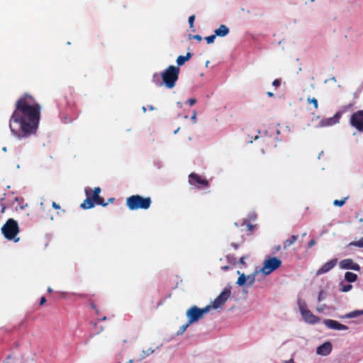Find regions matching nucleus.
Returning <instances> with one entry per match:
<instances>
[{
    "label": "nucleus",
    "mask_w": 363,
    "mask_h": 363,
    "mask_svg": "<svg viewBox=\"0 0 363 363\" xmlns=\"http://www.w3.org/2000/svg\"><path fill=\"white\" fill-rule=\"evenodd\" d=\"M41 106L29 94H24L16 102L15 109L9 120V128L19 139L35 135L40 120Z\"/></svg>",
    "instance_id": "nucleus-1"
},
{
    "label": "nucleus",
    "mask_w": 363,
    "mask_h": 363,
    "mask_svg": "<svg viewBox=\"0 0 363 363\" xmlns=\"http://www.w3.org/2000/svg\"><path fill=\"white\" fill-rule=\"evenodd\" d=\"M100 187H95L92 191L91 188L85 189L86 198L80 206L84 209H90L94 206V204L106 206L108 203H106L104 198L99 196L101 192Z\"/></svg>",
    "instance_id": "nucleus-2"
},
{
    "label": "nucleus",
    "mask_w": 363,
    "mask_h": 363,
    "mask_svg": "<svg viewBox=\"0 0 363 363\" xmlns=\"http://www.w3.org/2000/svg\"><path fill=\"white\" fill-rule=\"evenodd\" d=\"M179 72L180 69L179 67L169 66L161 73L163 84L168 89L174 88L179 79Z\"/></svg>",
    "instance_id": "nucleus-3"
},
{
    "label": "nucleus",
    "mask_w": 363,
    "mask_h": 363,
    "mask_svg": "<svg viewBox=\"0 0 363 363\" xmlns=\"http://www.w3.org/2000/svg\"><path fill=\"white\" fill-rule=\"evenodd\" d=\"M152 203L150 197H143L140 195H133L127 198L126 206L131 210L148 209Z\"/></svg>",
    "instance_id": "nucleus-4"
},
{
    "label": "nucleus",
    "mask_w": 363,
    "mask_h": 363,
    "mask_svg": "<svg viewBox=\"0 0 363 363\" xmlns=\"http://www.w3.org/2000/svg\"><path fill=\"white\" fill-rule=\"evenodd\" d=\"M2 234L9 240H14L15 242H18L19 238H16L19 233V227L16 220L9 218L1 228Z\"/></svg>",
    "instance_id": "nucleus-5"
},
{
    "label": "nucleus",
    "mask_w": 363,
    "mask_h": 363,
    "mask_svg": "<svg viewBox=\"0 0 363 363\" xmlns=\"http://www.w3.org/2000/svg\"><path fill=\"white\" fill-rule=\"evenodd\" d=\"M211 308V306L210 305L204 307L203 308H199L196 306H191L186 313L189 323L192 324L201 319L203 317V315L210 311Z\"/></svg>",
    "instance_id": "nucleus-6"
},
{
    "label": "nucleus",
    "mask_w": 363,
    "mask_h": 363,
    "mask_svg": "<svg viewBox=\"0 0 363 363\" xmlns=\"http://www.w3.org/2000/svg\"><path fill=\"white\" fill-rule=\"evenodd\" d=\"M298 306L302 318L306 323L309 324H315L319 323L320 318L313 314V313L307 308L306 303L304 301L298 300Z\"/></svg>",
    "instance_id": "nucleus-7"
},
{
    "label": "nucleus",
    "mask_w": 363,
    "mask_h": 363,
    "mask_svg": "<svg viewBox=\"0 0 363 363\" xmlns=\"http://www.w3.org/2000/svg\"><path fill=\"white\" fill-rule=\"evenodd\" d=\"M281 265V260L277 257H268L263 262L260 272L264 275H269Z\"/></svg>",
    "instance_id": "nucleus-8"
},
{
    "label": "nucleus",
    "mask_w": 363,
    "mask_h": 363,
    "mask_svg": "<svg viewBox=\"0 0 363 363\" xmlns=\"http://www.w3.org/2000/svg\"><path fill=\"white\" fill-rule=\"evenodd\" d=\"M350 123L359 132H363V110L353 113L350 116Z\"/></svg>",
    "instance_id": "nucleus-9"
},
{
    "label": "nucleus",
    "mask_w": 363,
    "mask_h": 363,
    "mask_svg": "<svg viewBox=\"0 0 363 363\" xmlns=\"http://www.w3.org/2000/svg\"><path fill=\"white\" fill-rule=\"evenodd\" d=\"M189 183L198 189L206 188L209 186V182L206 179L194 172L189 174Z\"/></svg>",
    "instance_id": "nucleus-10"
},
{
    "label": "nucleus",
    "mask_w": 363,
    "mask_h": 363,
    "mask_svg": "<svg viewBox=\"0 0 363 363\" xmlns=\"http://www.w3.org/2000/svg\"><path fill=\"white\" fill-rule=\"evenodd\" d=\"M230 288H225L223 291L213 302L212 307L215 309L222 308L225 303L230 298Z\"/></svg>",
    "instance_id": "nucleus-11"
},
{
    "label": "nucleus",
    "mask_w": 363,
    "mask_h": 363,
    "mask_svg": "<svg viewBox=\"0 0 363 363\" xmlns=\"http://www.w3.org/2000/svg\"><path fill=\"white\" fill-rule=\"evenodd\" d=\"M339 267L342 269H352L354 271H359L361 269L357 263L350 258L341 260L339 263Z\"/></svg>",
    "instance_id": "nucleus-12"
},
{
    "label": "nucleus",
    "mask_w": 363,
    "mask_h": 363,
    "mask_svg": "<svg viewBox=\"0 0 363 363\" xmlns=\"http://www.w3.org/2000/svg\"><path fill=\"white\" fill-rule=\"evenodd\" d=\"M323 324L330 329L336 330H346L348 329V327L345 325H343L337 320L332 319H325L323 320Z\"/></svg>",
    "instance_id": "nucleus-13"
},
{
    "label": "nucleus",
    "mask_w": 363,
    "mask_h": 363,
    "mask_svg": "<svg viewBox=\"0 0 363 363\" xmlns=\"http://www.w3.org/2000/svg\"><path fill=\"white\" fill-rule=\"evenodd\" d=\"M337 263V259L335 258L324 264L316 272L317 276L325 274L330 271Z\"/></svg>",
    "instance_id": "nucleus-14"
},
{
    "label": "nucleus",
    "mask_w": 363,
    "mask_h": 363,
    "mask_svg": "<svg viewBox=\"0 0 363 363\" xmlns=\"http://www.w3.org/2000/svg\"><path fill=\"white\" fill-rule=\"evenodd\" d=\"M332 343L330 342H325L317 347L316 352L318 354L327 356L332 352Z\"/></svg>",
    "instance_id": "nucleus-15"
},
{
    "label": "nucleus",
    "mask_w": 363,
    "mask_h": 363,
    "mask_svg": "<svg viewBox=\"0 0 363 363\" xmlns=\"http://www.w3.org/2000/svg\"><path fill=\"white\" fill-rule=\"evenodd\" d=\"M341 117V113H336L333 117L323 120L321 123L324 126H330L339 123Z\"/></svg>",
    "instance_id": "nucleus-16"
},
{
    "label": "nucleus",
    "mask_w": 363,
    "mask_h": 363,
    "mask_svg": "<svg viewBox=\"0 0 363 363\" xmlns=\"http://www.w3.org/2000/svg\"><path fill=\"white\" fill-rule=\"evenodd\" d=\"M59 106L62 108L70 107L73 104L72 94L62 96L59 101Z\"/></svg>",
    "instance_id": "nucleus-17"
},
{
    "label": "nucleus",
    "mask_w": 363,
    "mask_h": 363,
    "mask_svg": "<svg viewBox=\"0 0 363 363\" xmlns=\"http://www.w3.org/2000/svg\"><path fill=\"white\" fill-rule=\"evenodd\" d=\"M4 363H21V360L19 357L11 354L9 355L4 362ZM23 363H37L34 359H28L25 361Z\"/></svg>",
    "instance_id": "nucleus-18"
},
{
    "label": "nucleus",
    "mask_w": 363,
    "mask_h": 363,
    "mask_svg": "<svg viewBox=\"0 0 363 363\" xmlns=\"http://www.w3.org/2000/svg\"><path fill=\"white\" fill-rule=\"evenodd\" d=\"M230 32L229 28L225 25H220L219 28L215 30V33L217 36L224 37Z\"/></svg>",
    "instance_id": "nucleus-19"
},
{
    "label": "nucleus",
    "mask_w": 363,
    "mask_h": 363,
    "mask_svg": "<svg viewBox=\"0 0 363 363\" xmlns=\"http://www.w3.org/2000/svg\"><path fill=\"white\" fill-rule=\"evenodd\" d=\"M192 54L190 52H187L185 56L179 55L177 59V63L178 66H182L184 65V63L191 59Z\"/></svg>",
    "instance_id": "nucleus-20"
},
{
    "label": "nucleus",
    "mask_w": 363,
    "mask_h": 363,
    "mask_svg": "<svg viewBox=\"0 0 363 363\" xmlns=\"http://www.w3.org/2000/svg\"><path fill=\"white\" fill-rule=\"evenodd\" d=\"M298 239V235H291L289 239L286 240L283 243V248L286 250L291 246Z\"/></svg>",
    "instance_id": "nucleus-21"
},
{
    "label": "nucleus",
    "mask_w": 363,
    "mask_h": 363,
    "mask_svg": "<svg viewBox=\"0 0 363 363\" xmlns=\"http://www.w3.org/2000/svg\"><path fill=\"white\" fill-rule=\"evenodd\" d=\"M362 314H363V311H354L350 313H346L344 315L340 316V318H341V319L353 318H356L358 315H362Z\"/></svg>",
    "instance_id": "nucleus-22"
},
{
    "label": "nucleus",
    "mask_w": 363,
    "mask_h": 363,
    "mask_svg": "<svg viewBox=\"0 0 363 363\" xmlns=\"http://www.w3.org/2000/svg\"><path fill=\"white\" fill-rule=\"evenodd\" d=\"M357 275L353 272H347L345 274V279L350 283L354 282L357 280Z\"/></svg>",
    "instance_id": "nucleus-23"
},
{
    "label": "nucleus",
    "mask_w": 363,
    "mask_h": 363,
    "mask_svg": "<svg viewBox=\"0 0 363 363\" xmlns=\"http://www.w3.org/2000/svg\"><path fill=\"white\" fill-rule=\"evenodd\" d=\"M340 291L342 292H348L352 289V286L350 284H344L343 282L340 283Z\"/></svg>",
    "instance_id": "nucleus-24"
},
{
    "label": "nucleus",
    "mask_w": 363,
    "mask_h": 363,
    "mask_svg": "<svg viewBox=\"0 0 363 363\" xmlns=\"http://www.w3.org/2000/svg\"><path fill=\"white\" fill-rule=\"evenodd\" d=\"M247 281V278L246 277V275L245 274H240L236 284L239 286H243L245 284H246Z\"/></svg>",
    "instance_id": "nucleus-25"
},
{
    "label": "nucleus",
    "mask_w": 363,
    "mask_h": 363,
    "mask_svg": "<svg viewBox=\"0 0 363 363\" xmlns=\"http://www.w3.org/2000/svg\"><path fill=\"white\" fill-rule=\"evenodd\" d=\"M257 274V272H255V273H253L252 274L246 276V277L247 278V281L246 283H247V284L248 286H252L255 283V276H256Z\"/></svg>",
    "instance_id": "nucleus-26"
},
{
    "label": "nucleus",
    "mask_w": 363,
    "mask_h": 363,
    "mask_svg": "<svg viewBox=\"0 0 363 363\" xmlns=\"http://www.w3.org/2000/svg\"><path fill=\"white\" fill-rule=\"evenodd\" d=\"M349 245L363 247V237L359 240L351 242Z\"/></svg>",
    "instance_id": "nucleus-27"
},
{
    "label": "nucleus",
    "mask_w": 363,
    "mask_h": 363,
    "mask_svg": "<svg viewBox=\"0 0 363 363\" xmlns=\"http://www.w3.org/2000/svg\"><path fill=\"white\" fill-rule=\"evenodd\" d=\"M353 107L352 104H349L341 107L340 111L338 113H341V115L347 111L350 110Z\"/></svg>",
    "instance_id": "nucleus-28"
},
{
    "label": "nucleus",
    "mask_w": 363,
    "mask_h": 363,
    "mask_svg": "<svg viewBox=\"0 0 363 363\" xmlns=\"http://www.w3.org/2000/svg\"><path fill=\"white\" fill-rule=\"evenodd\" d=\"M307 101L309 104H313L315 109H317L318 108V100L315 98H308Z\"/></svg>",
    "instance_id": "nucleus-29"
},
{
    "label": "nucleus",
    "mask_w": 363,
    "mask_h": 363,
    "mask_svg": "<svg viewBox=\"0 0 363 363\" xmlns=\"http://www.w3.org/2000/svg\"><path fill=\"white\" fill-rule=\"evenodd\" d=\"M346 200H347V198H345L341 200L336 199L333 201V205L341 207L345 203Z\"/></svg>",
    "instance_id": "nucleus-30"
},
{
    "label": "nucleus",
    "mask_w": 363,
    "mask_h": 363,
    "mask_svg": "<svg viewBox=\"0 0 363 363\" xmlns=\"http://www.w3.org/2000/svg\"><path fill=\"white\" fill-rule=\"evenodd\" d=\"M190 325H191V323H189V321L188 320L187 323L180 327L178 334H182L183 333H184Z\"/></svg>",
    "instance_id": "nucleus-31"
},
{
    "label": "nucleus",
    "mask_w": 363,
    "mask_h": 363,
    "mask_svg": "<svg viewBox=\"0 0 363 363\" xmlns=\"http://www.w3.org/2000/svg\"><path fill=\"white\" fill-rule=\"evenodd\" d=\"M217 35H216V33L214 35H211L210 36H207L205 38L207 43L210 44V43H212L214 42V40L216 38Z\"/></svg>",
    "instance_id": "nucleus-32"
},
{
    "label": "nucleus",
    "mask_w": 363,
    "mask_h": 363,
    "mask_svg": "<svg viewBox=\"0 0 363 363\" xmlns=\"http://www.w3.org/2000/svg\"><path fill=\"white\" fill-rule=\"evenodd\" d=\"M194 21H195V16L194 15H191V16H190L189 17V27L191 28H194Z\"/></svg>",
    "instance_id": "nucleus-33"
},
{
    "label": "nucleus",
    "mask_w": 363,
    "mask_h": 363,
    "mask_svg": "<svg viewBox=\"0 0 363 363\" xmlns=\"http://www.w3.org/2000/svg\"><path fill=\"white\" fill-rule=\"evenodd\" d=\"M325 293L323 291H320L318 294V302H321L324 298H325V296H324Z\"/></svg>",
    "instance_id": "nucleus-34"
},
{
    "label": "nucleus",
    "mask_w": 363,
    "mask_h": 363,
    "mask_svg": "<svg viewBox=\"0 0 363 363\" xmlns=\"http://www.w3.org/2000/svg\"><path fill=\"white\" fill-rule=\"evenodd\" d=\"M281 84V79H276L275 80L273 81L272 82V85L276 86V87H278Z\"/></svg>",
    "instance_id": "nucleus-35"
},
{
    "label": "nucleus",
    "mask_w": 363,
    "mask_h": 363,
    "mask_svg": "<svg viewBox=\"0 0 363 363\" xmlns=\"http://www.w3.org/2000/svg\"><path fill=\"white\" fill-rule=\"evenodd\" d=\"M326 307V305L325 304H323L321 306H319L316 308V311L318 312V313H321L324 311L325 308Z\"/></svg>",
    "instance_id": "nucleus-36"
},
{
    "label": "nucleus",
    "mask_w": 363,
    "mask_h": 363,
    "mask_svg": "<svg viewBox=\"0 0 363 363\" xmlns=\"http://www.w3.org/2000/svg\"><path fill=\"white\" fill-rule=\"evenodd\" d=\"M188 103L189 104L190 106H193L196 103V99L194 98L189 99L188 100Z\"/></svg>",
    "instance_id": "nucleus-37"
},
{
    "label": "nucleus",
    "mask_w": 363,
    "mask_h": 363,
    "mask_svg": "<svg viewBox=\"0 0 363 363\" xmlns=\"http://www.w3.org/2000/svg\"><path fill=\"white\" fill-rule=\"evenodd\" d=\"M191 38L193 39H196L198 41H201L202 40V37L199 35H192Z\"/></svg>",
    "instance_id": "nucleus-38"
},
{
    "label": "nucleus",
    "mask_w": 363,
    "mask_h": 363,
    "mask_svg": "<svg viewBox=\"0 0 363 363\" xmlns=\"http://www.w3.org/2000/svg\"><path fill=\"white\" fill-rule=\"evenodd\" d=\"M52 207L55 208V209H60V206L59 204L56 203L55 201L52 202Z\"/></svg>",
    "instance_id": "nucleus-39"
},
{
    "label": "nucleus",
    "mask_w": 363,
    "mask_h": 363,
    "mask_svg": "<svg viewBox=\"0 0 363 363\" xmlns=\"http://www.w3.org/2000/svg\"><path fill=\"white\" fill-rule=\"evenodd\" d=\"M315 244V240L312 239V240H311L309 241V242H308V247H313Z\"/></svg>",
    "instance_id": "nucleus-40"
},
{
    "label": "nucleus",
    "mask_w": 363,
    "mask_h": 363,
    "mask_svg": "<svg viewBox=\"0 0 363 363\" xmlns=\"http://www.w3.org/2000/svg\"><path fill=\"white\" fill-rule=\"evenodd\" d=\"M46 302V298L44 296H42L40 301V305L43 306Z\"/></svg>",
    "instance_id": "nucleus-41"
},
{
    "label": "nucleus",
    "mask_w": 363,
    "mask_h": 363,
    "mask_svg": "<svg viewBox=\"0 0 363 363\" xmlns=\"http://www.w3.org/2000/svg\"><path fill=\"white\" fill-rule=\"evenodd\" d=\"M196 111H194L193 115H192V116H191V120L195 122L196 121Z\"/></svg>",
    "instance_id": "nucleus-42"
},
{
    "label": "nucleus",
    "mask_w": 363,
    "mask_h": 363,
    "mask_svg": "<svg viewBox=\"0 0 363 363\" xmlns=\"http://www.w3.org/2000/svg\"><path fill=\"white\" fill-rule=\"evenodd\" d=\"M90 304L91 307L96 311V313H98V310H96L95 304L94 303H91Z\"/></svg>",
    "instance_id": "nucleus-43"
},
{
    "label": "nucleus",
    "mask_w": 363,
    "mask_h": 363,
    "mask_svg": "<svg viewBox=\"0 0 363 363\" xmlns=\"http://www.w3.org/2000/svg\"><path fill=\"white\" fill-rule=\"evenodd\" d=\"M240 263L242 264H245V257H242L240 259Z\"/></svg>",
    "instance_id": "nucleus-44"
},
{
    "label": "nucleus",
    "mask_w": 363,
    "mask_h": 363,
    "mask_svg": "<svg viewBox=\"0 0 363 363\" xmlns=\"http://www.w3.org/2000/svg\"><path fill=\"white\" fill-rule=\"evenodd\" d=\"M267 96H269V97H272L274 96V94L272 92H270V91H268L267 93Z\"/></svg>",
    "instance_id": "nucleus-45"
},
{
    "label": "nucleus",
    "mask_w": 363,
    "mask_h": 363,
    "mask_svg": "<svg viewBox=\"0 0 363 363\" xmlns=\"http://www.w3.org/2000/svg\"><path fill=\"white\" fill-rule=\"evenodd\" d=\"M113 201H114V198H110L108 200V203H112V202H113Z\"/></svg>",
    "instance_id": "nucleus-46"
},
{
    "label": "nucleus",
    "mask_w": 363,
    "mask_h": 363,
    "mask_svg": "<svg viewBox=\"0 0 363 363\" xmlns=\"http://www.w3.org/2000/svg\"><path fill=\"white\" fill-rule=\"evenodd\" d=\"M5 208H6L5 206H4V205H2V208H1V212L2 213H4V211H5Z\"/></svg>",
    "instance_id": "nucleus-47"
},
{
    "label": "nucleus",
    "mask_w": 363,
    "mask_h": 363,
    "mask_svg": "<svg viewBox=\"0 0 363 363\" xmlns=\"http://www.w3.org/2000/svg\"><path fill=\"white\" fill-rule=\"evenodd\" d=\"M247 227H248L250 230H251L252 228V225L251 224H250V223L247 225Z\"/></svg>",
    "instance_id": "nucleus-48"
},
{
    "label": "nucleus",
    "mask_w": 363,
    "mask_h": 363,
    "mask_svg": "<svg viewBox=\"0 0 363 363\" xmlns=\"http://www.w3.org/2000/svg\"><path fill=\"white\" fill-rule=\"evenodd\" d=\"M149 108L152 111L155 110V107L152 106H149Z\"/></svg>",
    "instance_id": "nucleus-49"
},
{
    "label": "nucleus",
    "mask_w": 363,
    "mask_h": 363,
    "mask_svg": "<svg viewBox=\"0 0 363 363\" xmlns=\"http://www.w3.org/2000/svg\"><path fill=\"white\" fill-rule=\"evenodd\" d=\"M223 269L224 270H227V269H229V267H228V266H225V267H223Z\"/></svg>",
    "instance_id": "nucleus-50"
},
{
    "label": "nucleus",
    "mask_w": 363,
    "mask_h": 363,
    "mask_svg": "<svg viewBox=\"0 0 363 363\" xmlns=\"http://www.w3.org/2000/svg\"><path fill=\"white\" fill-rule=\"evenodd\" d=\"M281 248V246L280 245H278L277 247H276V250L278 251Z\"/></svg>",
    "instance_id": "nucleus-51"
},
{
    "label": "nucleus",
    "mask_w": 363,
    "mask_h": 363,
    "mask_svg": "<svg viewBox=\"0 0 363 363\" xmlns=\"http://www.w3.org/2000/svg\"><path fill=\"white\" fill-rule=\"evenodd\" d=\"M52 289H51L50 287H49V288L48 289V292H50H50H52Z\"/></svg>",
    "instance_id": "nucleus-52"
},
{
    "label": "nucleus",
    "mask_w": 363,
    "mask_h": 363,
    "mask_svg": "<svg viewBox=\"0 0 363 363\" xmlns=\"http://www.w3.org/2000/svg\"><path fill=\"white\" fill-rule=\"evenodd\" d=\"M106 319V317L104 316V318H101L102 320H105Z\"/></svg>",
    "instance_id": "nucleus-53"
},
{
    "label": "nucleus",
    "mask_w": 363,
    "mask_h": 363,
    "mask_svg": "<svg viewBox=\"0 0 363 363\" xmlns=\"http://www.w3.org/2000/svg\"><path fill=\"white\" fill-rule=\"evenodd\" d=\"M143 109L144 112L146 111V108L145 107H143Z\"/></svg>",
    "instance_id": "nucleus-54"
},
{
    "label": "nucleus",
    "mask_w": 363,
    "mask_h": 363,
    "mask_svg": "<svg viewBox=\"0 0 363 363\" xmlns=\"http://www.w3.org/2000/svg\"><path fill=\"white\" fill-rule=\"evenodd\" d=\"M3 151L6 152V147H4L3 148Z\"/></svg>",
    "instance_id": "nucleus-55"
},
{
    "label": "nucleus",
    "mask_w": 363,
    "mask_h": 363,
    "mask_svg": "<svg viewBox=\"0 0 363 363\" xmlns=\"http://www.w3.org/2000/svg\"><path fill=\"white\" fill-rule=\"evenodd\" d=\"M126 342H127V341H126V340H124L123 341V342L124 344H125V343H126Z\"/></svg>",
    "instance_id": "nucleus-56"
},
{
    "label": "nucleus",
    "mask_w": 363,
    "mask_h": 363,
    "mask_svg": "<svg viewBox=\"0 0 363 363\" xmlns=\"http://www.w3.org/2000/svg\"><path fill=\"white\" fill-rule=\"evenodd\" d=\"M133 361V360H130L127 363H132Z\"/></svg>",
    "instance_id": "nucleus-57"
},
{
    "label": "nucleus",
    "mask_w": 363,
    "mask_h": 363,
    "mask_svg": "<svg viewBox=\"0 0 363 363\" xmlns=\"http://www.w3.org/2000/svg\"><path fill=\"white\" fill-rule=\"evenodd\" d=\"M289 363H294L293 360H292V359H291V360H290V362H289Z\"/></svg>",
    "instance_id": "nucleus-58"
}]
</instances>
